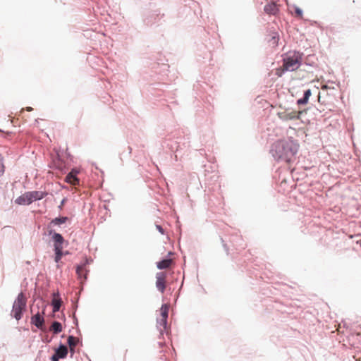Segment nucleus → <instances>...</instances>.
I'll return each mask as SVG.
<instances>
[{
	"label": "nucleus",
	"instance_id": "obj_1",
	"mask_svg": "<svg viewBox=\"0 0 361 361\" xmlns=\"http://www.w3.org/2000/svg\"><path fill=\"white\" fill-rule=\"evenodd\" d=\"M298 144L293 140H279L273 144L271 153L276 160L289 162L298 150Z\"/></svg>",
	"mask_w": 361,
	"mask_h": 361
},
{
	"label": "nucleus",
	"instance_id": "obj_2",
	"mask_svg": "<svg viewBox=\"0 0 361 361\" xmlns=\"http://www.w3.org/2000/svg\"><path fill=\"white\" fill-rule=\"evenodd\" d=\"M302 54L299 51H290L283 59L284 69L288 71H294L299 68L302 62Z\"/></svg>",
	"mask_w": 361,
	"mask_h": 361
},
{
	"label": "nucleus",
	"instance_id": "obj_3",
	"mask_svg": "<svg viewBox=\"0 0 361 361\" xmlns=\"http://www.w3.org/2000/svg\"><path fill=\"white\" fill-rule=\"evenodd\" d=\"M26 306V298L23 293L18 294L16 300H15L12 312L13 317L17 319H20L22 317V311L25 308Z\"/></svg>",
	"mask_w": 361,
	"mask_h": 361
},
{
	"label": "nucleus",
	"instance_id": "obj_4",
	"mask_svg": "<svg viewBox=\"0 0 361 361\" xmlns=\"http://www.w3.org/2000/svg\"><path fill=\"white\" fill-rule=\"evenodd\" d=\"M169 310V307L166 304L162 305L160 308V317L157 320V327L161 334L166 329Z\"/></svg>",
	"mask_w": 361,
	"mask_h": 361
},
{
	"label": "nucleus",
	"instance_id": "obj_5",
	"mask_svg": "<svg viewBox=\"0 0 361 361\" xmlns=\"http://www.w3.org/2000/svg\"><path fill=\"white\" fill-rule=\"evenodd\" d=\"M302 111H285L283 112H279L278 116L279 118L283 121H287L290 120L299 119Z\"/></svg>",
	"mask_w": 361,
	"mask_h": 361
},
{
	"label": "nucleus",
	"instance_id": "obj_6",
	"mask_svg": "<svg viewBox=\"0 0 361 361\" xmlns=\"http://www.w3.org/2000/svg\"><path fill=\"white\" fill-rule=\"evenodd\" d=\"M156 279V287L161 293H164L166 289V274L164 272L157 273Z\"/></svg>",
	"mask_w": 361,
	"mask_h": 361
},
{
	"label": "nucleus",
	"instance_id": "obj_7",
	"mask_svg": "<svg viewBox=\"0 0 361 361\" xmlns=\"http://www.w3.org/2000/svg\"><path fill=\"white\" fill-rule=\"evenodd\" d=\"M15 202L16 204L20 205L30 204L32 202L28 192H25L24 194L18 197Z\"/></svg>",
	"mask_w": 361,
	"mask_h": 361
},
{
	"label": "nucleus",
	"instance_id": "obj_8",
	"mask_svg": "<svg viewBox=\"0 0 361 361\" xmlns=\"http://www.w3.org/2000/svg\"><path fill=\"white\" fill-rule=\"evenodd\" d=\"M68 355V348L64 345H61L59 348L56 350L55 354L52 357H56L57 360L59 358H65Z\"/></svg>",
	"mask_w": 361,
	"mask_h": 361
},
{
	"label": "nucleus",
	"instance_id": "obj_9",
	"mask_svg": "<svg viewBox=\"0 0 361 361\" xmlns=\"http://www.w3.org/2000/svg\"><path fill=\"white\" fill-rule=\"evenodd\" d=\"M279 11V6L274 2L269 3L264 6V11L269 15H276Z\"/></svg>",
	"mask_w": 361,
	"mask_h": 361
},
{
	"label": "nucleus",
	"instance_id": "obj_10",
	"mask_svg": "<svg viewBox=\"0 0 361 361\" xmlns=\"http://www.w3.org/2000/svg\"><path fill=\"white\" fill-rule=\"evenodd\" d=\"M76 171H71L66 177V181L73 185H79V179L76 176Z\"/></svg>",
	"mask_w": 361,
	"mask_h": 361
},
{
	"label": "nucleus",
	"instance_id": "obj_11",
	"mask_svg": "<svg viewBox=\"0 0 361 361\" xmlns=\"http://www.w3.org/2000/svg\"><path fill=\"white\" fill-rule=\"evenodd\" d=\"M31 322L35 324L38 329H42L44 323V318L39 314V313H37L31 318Z\"/></svg>",
	"mask_w": 361,
	"mask_h": 361
},
{
	"label": "nucleus",
	"instance_id": "obj_12",
	"mask_svg": "<svg viewBox=\"0 0 361 361\" xmlns=\"http://www.w3.org/2000/svg\"><path fill=\"white\" fill-rule=\"evenodd\" d=\"M79 339L75 336H69L68 338V344L70 348L71 355L75 353V347L78 345Z\"/></svg>",
	"mask_w": 361,
	"mask_h": 361
},
{
	"label": "nucleus",
	"instance_id": "obj_13",
	"mask_svg": "<svg viewBox=\"0 0 361 361\" xmlns=\"http://www.w3.org/2000/svg\"><path fill=\"white\" fill-rule=\"evenodd\" d=\"M28 192L32 202L42 200L47 195V192L42 191H31Z\"/></svg>",
	"mask_w": 361,
	"mask_h": 361
},
{
	"label": "nucleus",
	"instance_id": "obj_14",
	"mask_svg": "<svg viewBox=\"0 0 361 361\" xmlns=\"http://www.w3.org/2000/svg\"><path fill=\"white\" fill-rule=\"evenodd\" d=\"M172 264L173 260L171 259H166L157 262V267L159 269H164L170 267Z\"/></svg>",
	"mask_w": 361,
	"mask_h": 361
},
{
	"label": "nucleus",
	"instance_id": "obj_15",
	"mask_svg": "<svg viewBox=\"0 0 361 361\" xmlns=\"http://www.w3.org/2000/svg\"><path fill=\"white\" fill-rule=\"evenodd\" d=\"M52 306H53V312H56L59 310L61 305V298H59V295L56 296L54 294V297L52 300Z\"/></svg>",
	"mask_w": 361,
	"mask_h": 361
},
{
	"label": "nucleus",
	"instance_id": "obj_16",
	"mask_svg": "<svg viewBox=\"0 0 361 361\" xmlns=\"http://www.w3.org/2000/svg\"><path fill=\"white\" fill-rule=\"evenodd\" d=\"M52 238L54 241V247L55 246L63 247L62 245L64 241V239L61 234L54 233L52 236Z\"/></svg>",
	"mask_w": 361,
	"mask_h": 361
},
{
	"label": "nucleus",
	"instance_id": "obj_17",
	"mask_svg": "<svg viewBox=\"0 0 361 361\" xmlns=\"http://www.w3.org/2000/svg\"><path fill=\"white\" fill-rule=\"evenodd\" d=\"M76 273H77L79 279H86L87 274H86V270H85V265L78 266L77 269H76Z\"/></svg>",
	"mask_w": 361,
	"mask_h": 361
},
{
	"label": "nucleus",
	"instance_id": "obj_18",
	"mask_svg": "<svg viewBox=\"0 0 361 361\" xmlns=\"http://www.w3.org/2000/svg\"><path fill=\"white\" fill-rule=\"evenodd\" d=\"M50 331H53L55 334H59L62 331L61 324L59 322H54L50 327Z\"/></svg>",
	"mask_w": 361,
	"mask_h": 361
},
{
	"label": "nucleus",
	"instance_id": "obj_19",
	"mask_svg": "<svg viewBox=\"0 0 361 361\" xmlns=\"http://www.w3.org/2000/svg\"><path fill=\"white\" fill-rule=\"evenodd\" d=\"M55 257L54 261L58 263L63 256V247L55 246Z\"/></svg>",
	"mask_w": 361,
	"mask_h": 361
},
{
	"label": "nucleus",
	"instance_id": "obj_20",
	"mask_svg": "<svg viewBox=\"0 0 361 361\" xmlns=\"http://www.w3.org/2000/svg\"><path fill=\"white\" fill-rule=\"evenodd\" d=\"M311 90H307L305 92L304 97L302 99L298 100V104H305L307 103L310 97L311 96Z\"/></svg>",
	"mask_w": 361,
	"mask_h": 361
},
{
	"label": "nucleus",
	"instance_id": "obj_21",
	"mask_svg": "<svg viewBox=\"0 0 361 361\" xmlns=\"http://www.w3.org/2000/svg\"><path fill=\"white\" fill-rule=\"evenodd\" d=\"M335 83L334 82H331V85H323L322 86V90L324 91V90H329L330 92H327V94H334L333 92L336 90V87L334 86Z\"/></svg>",
	"mask_w": 361,
	"mask_h": 361
},
{
	"label": "nucleus",
	"instance_id": "obj_22",
	"mask_svg": "<svg viewBox=\"0 0 361 361\" xmlns=\"http://www.w3.org/2000/svg\"><path fill=\"white\" fill-rule=\"evenodd\" d=\"M67 217H57L53 219L51 224L54 225H60L64 224L67 221Z\"/></svg>",
	"mask_w": 361,
	"mask_h": 361
},
{
	"label": "nucleus",
	"instance_id": "obj_23",
	"mask_svg": "<svg viewBox=\"0 0 361 361\" xmlns=\"http://www.w3.org/2000/svg\"><path fill=\"white\" fill-rule=\"evenodd\" d=\"M285 71H287L284 69V67L283 66L282 67H280L276 70V75H278L279 77H281Z\"/></svg>",
	"mask_w": 361,
	"mask_h": 361
},
{
	"label": "nucleus",
	"instance_id": "obj_24",
	"mask_svg": "<svg viewBox=\"0 0 361 361\" xmlns=\"http://www.w3.org/2000/svg\"><path fill=\"white\" fill-rule=\"evenodd\" d=\"M4 172V166L3 164V157L0 155V176Z\"/></svg>",
	"mask_w": 361,
	"mask_h": 361
},
{
	"label": "nucleus",
	"instance_id": "obj_25",
	"mask_svg": "<svg viewBox=\"0 0 361 361\" xmlns=\"http://www.w3.org/2000/svg\"><path fill=\"white\" fill-rule=\"evenodd\" d=\"M295 13L297 16H298L300 18L302 17V11L300 8L296 7L295 8Z\"/></svg>",
	"mask_w": 361,
	"mask_h": 361
},
{
	"label": "nucleus",
	"instance_id": "obj_26",
	"mask_svg": "<svg viewBox=\"0 0 361 361\" xmlns=\"http://www.w3.org/2000/svg\"><path fill=\"white\" fill-rule=\"evenodd\" d=\"M156 228L161 234L164 233V231L163 228L161 226L157 225Z\"/></svg>",
	"mask_w": 361,
	"mask_h": 361
},
{
	"label": "nucleus",
	"instance_id": "obj_27",
	"mask_svg": "<svg viewBox=\"0 0 361 361\" xmlns=\"http://www.w3.org/2000/svg\"><path fill=\"white\" fill-rule=\"evenodd\" d=\"M65 201H66V200H65V199H63V200L61 201V205H60V207H61H61H63V205L64 204Z\"/></svg>",
	"mask_w": 361,
	"mask_h": 361
},
{
	"label": "nucleus",
	"instance_id": "obj_28",
	"mask_svg": "<svg viewBox=\"0 0 361 361\" xmlns=\"http://www.w3.org/2000/svg\"><path fill=\"white\" fill-rule=\"evenodd\" d=\"M51 361H59L55 357H51Z\"/></svg>",
	"mask_w": 361,
	"mask_h": 361
},
{
	"label": "nucleus",
	"instance_id": "obj_29",
	"mask_svg": "<svg viewBox=\"0 0 361 361\" xmlns=\"http://www.w3.org/2000/svg\"><path fill=\"white\" fill-rule=\"evenodd\" d=\"M27 111H32V107H27Z\"/></svg>",
	"mask_w": 361,
	"mask_h": 361
},
{
	"label": "nucleus",
	"instance_id": "obj_30",
	"mask_svg": "<svg viewBox=\"0 0 361 361\" xmlns=\"http://www.w3.org/2000/svg\"><path fill=\"white\" fill-rule=\"evenodd\" d=\"M318 101L320 102V95L318 96Z\"/></svg>",
	"mask_w": 361,
	"mask_h": 361
}]
</instances>
